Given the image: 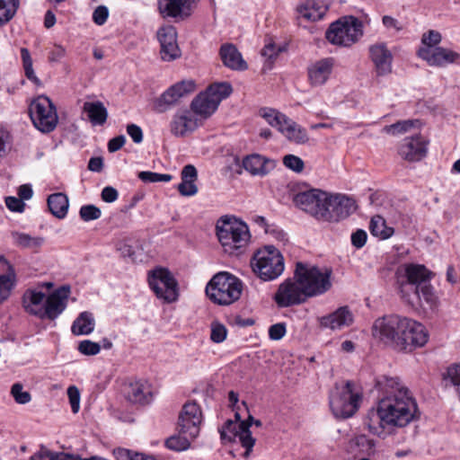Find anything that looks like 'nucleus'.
Masks as SVG:
<instances>
[{"instance_id": "e433bc0d", "label": "nucleus", "mask_w": 460, "mask_h": 460, "mask_svg": "<svg viewBox=\"0 0 460 460\" xmlns=\"http://www.w3.org/2000/svg\"><path fill=\"white\" fill-rule=\"evenodd\" d=\"M84 111L87 113L89 120L94 126L103 125L108 118V111L102 102H86L84 103Z\"/></svg>"}, {"instance_id": "20e7f679", "label": "nucleus", "mask_w": 460, "mask_h": 460, "mask_svg": "<svg viewBox=\"0 0 460 460\" xmlns=\"http://www.w3.org/2000/svg\"><path fill=\"white\" fill-rule=\"evenodd\" d=\"M362 393L352 381L336 385L330 394V407L336 418L348 419L359 409Z\"/></svg>"}, {"instance_id": "a18cd8bd", "label": "nucleus", "mask_w": 460, "mask_h": 460, "mask_svg": "<svg viewBox=\"0 0 460 460\" xmlns=\"http://www.w3.org/2000/svg\"><path fill=\"white\" fill-rule=\"evenodd\" d=\"M353 441L362 453L367 456H372L376 453V441L368 438L367 435H357L355 436Z\"/></svg>"}, {"instance_id": "3c124183", "label": "nucleus", "mask_w": 460, "mask_h": 460, "mask_svg": "<svg viewBox=\"0 0 460 460\" xmlns=\"http://www.w3.org/2000/svg\"><path fill=\"white\" fill-rule=\"evenodd\" d=\"M138 178L144 182H159L170 181L172 176L167 173H158L149 171H143L138 173Z\"/></svg>"}, {"instance_id": "423d86ee", "label": "nucleus", "mask_w": 460, "mask_h": 460, "mask_svg": "<svg viewBox=\"0 0 460 460\" xmlns=\"http://www.w3.org/2000/svg\"><path fill=\"white\" fill-rule=\"evenodd\" d=\"M251 266L262 280H273L284 271V258L277 248L268 245L254 253Z\"/></svg>"}, {"instance_id": "393cba45", "label": "nucleus", "mask_w": 460, "mask_h": 460, "mask_svg": "<svg viewBox=\"0 0 460 460\" xmlns=\"http://www.w3.org/2000/svg\"><path fill=\"white\" fill-rule=\"evenodd\" d=\"M200 121L192 111L180 110L176 111L170 122V132L177 137H183L195 131Z\"/></svg>"}, {"instance_id": "4468645a", "label": "nucleus", "mask_w": 460, "mask_h": 460, "mask_svg": "<svg viewBox=\"0 0 460 460\" xmlns=\"http://www.w3.org/2000/svg\"><path fill=\"white\" fill-rule=\"evenodd\" d=\"M148 283L158 298L168 303L177 299V282L168 270L159 268L153 270L149 274Z\"/></svg>"}, {"instance_id": "f03ea898", "label": "nucleus", "mask_w": 460, "mask_h": 460, "mask_svg": "<svg viewBox=\"0 0 460 460\" xmlns=\"http://www.w3.org/2000/svg\"><path fill=\"white\" fill-rule=\"evenodd\" d=\"M216 230L225 252L231 255L242 252L251 238L248 226L232 217H222L217 222Z\"/></svg>"}, {"instance_id": "f3484780", "label": "nucleus", "mask_w": 460, "mask_h": 460, "mask_svg": "<svg viewBox=\"0 0 460 460\" xmlns=\"http://www.w3.org/2000/svg\"><path fill=\"white\" fill-rule=\"evenodd\" d=\"M327 199L328 192L312 189L298 192L295 195L293 201L297 208L321 221Z\"/></svg>"}, {"instance_id": "cd10ccee", "label": "nucleus", "mask_w": 460, "mask_h": 460, "mask_svg": "<svg viewBox=\"0 0 460 460\" xmlns=\"http://www.w3.org/2000/svg\"><path fill=\"white\" fill-rule=\"evenodd\" d=\"M196 0H157V8L164 18H184L190 14Z\"/></svg>"}, {"instance_id": "6ab92c4d", "label": "nucleus", "mask_w": 460, "mask_h": 460, "mask_svg": "<svg viewBox=\"0 0 460 460\" xmlns=\"http://www.w3.org/2000/svg\"><path fill=\"white\" fill-rule=\"evenodd\" d=\"M368 58L376 76L383 77L393 71L394 55L385 42H376L368 47Z\"/></svg>"}, {"instance_id": "9d476101", "label": "nucleus", "mask_w": 460, "mask_h": 460, "mask_svg": "<svg viewBox=\"0 0 460 460\" xmlns=\"http://www.w3.org/2000/svg\"><path fill=\"white\" fill-rule=\"evenodd\" d=\"M362 35V22L353 16H345L332 22L326 31V39L332 44L343 47L353 45Z\"/></svg>"}, {"instance_id": "13d9d810", "label": "nucleus", "mask_w": 460, "mask_h": 460, "mask_svg": "<svg viewBox=\"0 0 460 460\" xmlns=\"http://www.w3.org/2000/svg\"><path fill=\"white\" fill-rule=\"evenodd\" d=\"M252 221L264 228L265 230V233L267 234H276V237L278 238H283L285 236V234L281 231V230H277L275 228V226H270L268 223H267V220L264 217H261V216H254L252 217Z\"/></svg>"}, {"instance_id": "a19ab883", "label": "nucleus", "mask_w": 460, "mask_h": 460, "mask_svg": "<svg viewBox=\"0 0 460 460\" xmlns=\"http://www.w3.org/2000/svg\"><path fill=\"white\" fill-rule=\"evenodd\" d=\"M369 229L374 236L382 240L388 239L394 234V228L385 224V220L380 216H375L370 221Z\"/></svg>"}, {"instance_id": "09e8293b", "label": "nucleus", "mask_w": 460, "mask_h": 460, "mask_svg": "<svg viewBox=\"0 0 460 460\" xmlns=\"http://www.w3.org/2000/svg\"><path fill=\"white\" fill-rule=\"evenodd\" d=\"M10 394L15 402L19 404H26L31 400V394L27 391H23V385L21 383L13 384L11 387Z\"/></svg>"}, {"instance_id": "f8f14e48", "label": "nucleus", "mask_w": 460, "mask_h": 460, "mask_svg": "<svg viewBox=\"0 0 460 460\" xmlns=\"http://www.w3.org/2000/svg\"><path fill=\"white\" fill-rule=\"evenodd\" d=\"M30 116L33 125L41 132H51L58 124L56 107L46 96H40L30 106Z\"/></svg>"}, {"instance_id": "8fccbe9b", "label": "nucleus", "mask_w": 460, "mask_h": 460, "mask_svg": "<svg viewBox=\"0 0 460 460\" xmlns=\"http://www.w3.org/2000/svg\"><path fill=\"white\" fill-rule=\"evenodd\" d=\"M417 124H419L418 119L402 120L385 127V129L387 133L397 135L407 132L411 128H413Z\"/></svg>"}, {"instance_id": "5fc2aeb1", "label": "nucleus", "mask_w": 460, "mask_h": 460, "mask_svg": "<svg viewBox=\"0 0 460 460\" xmlns=\"http://www.w3.org/2000/svg\"><path fill=\"white\" fill-rule=\"evenodd\" d=\"M283 164L287 168L292 170L295 172H301L305 167L304 161L295 155H285L283 157Z\"/></svg>"}, {"instance_id": "0e129e2a", "label": "nucleus", "mask_w": 460, "mask_h": 460, "mask_svg": "<svg viewBox=\"0 0 460 460\" xmlns=\"http://www.w3.org/2000/svg\"><path fill=\"white\" fill-rule=\"evenodd\" d=\"M5 205L8 209L13 212H22L25 208L24 202L20 198L13 196L5 198Z\"/></svg>"}, {"instance_id": "58836bf2", "label": "nucleus", "mask_w": 460, "mask_h": 460, "mask_svg": "<svg viewBox=\"0 0 460 460\" xmlns=\"http://www.w3.org/2000/svg\"><path fill=\"white\" fill-rule=\"evenodd\" d=\"M47 202L53 216L59 219L66 217L69 207L68 198L66 194L61 192L51 194Z\"/></svg>"}, {"instance_id": "338daca9", "label": "nucleus", "mask_w": 460, "mask_h": 460, "mask_svg": "<svg viewBox=\"0 0 460 460\" xmlns=\"http://www.w3.org/2000/svg\"><path fill=\"white\" fill-rule=\"evenodd\" d=\"M101 197L103 201L111 203L118 199L119 192L115 188L107 186L102 189Z\"/></svg>"}, {"instance_id": "c9c22d12", "label": "nucleus", "mask_w": 460, "mask_h": 460, "mask_svg": "<svg viewBox=\"0 0 460 460\" xmlns=\"http://www.w3.org/2000/svg\"><path fill=\"white\" fill-rule=\"evenodd\" d=\"M181 182L178 185L177 189L181 195L185 197H191L198 193V186L196 181L198 179V172L194 165H185L181 170Z\"/></svg>"}, {"instance_id": "39448f33", "label": "nucleus", "mask_w": 460, "mask_h": 460, "mask_svg": "<svg viewBox=\"0 0 460 460\" xmlns=\"http://www.w3.org/2000/svg\"><path fill=\"white\" fill-rule=\"evenodd\" d=\"M242 290L241 280L226 271L216 274L206 287L208 297L221 305H228L238 300Z\"/></svg>"}, {"instance_id": "49530a36", "label": "nucleus", "mask_w": 460, "mask_h": 460, "mask_svg": "<svg viewBox=\"0 0 460 460\" xmlns=\"http://www.w3.org/2000/svg\"><path fill=\"white\" fill-rule=\"evenodd\" d=\"M21 57H22V66H23L25 76L30 81L34 83L35 84H40V81L36 76L35 72L33 70L32 59H31V54H30V51L28 50V49H26V48L21 49Z\"/></svg>"}, {"instance_id": "5701e85b", "label": "nucleus", "mask_w": 460, "mask_h": 460, "mask_svg": "<svg viewBox=\"0 0 460 460\" xmlns=\"http://www.w3.org/2000/svg\"><path fill=\"white\" fill-rule=\"evenodd\" d=\"M418 56L431 66H447L450 64L460 63V54L443 47L420 48Z\"/></svg>"}, {"instance_id": "69168bd1", "label": "nucleus", "mask_w": 460, "mask_h": 460, "mask_svg": "<svg viewBox=\"0 0 460 460\" xmlns=\"http://www.w3.org/2000/svg\"><path fill=\"white\" fill-rule=\"evenodd\" d=\"M127 133L136 144H139L143 141V131L139 126L128 124L127 126Z\"/></svg>"}, {"instance_id": "f257e3e1", "label": "nucleus", "mask_w": 460, "mask_h": 460, "mask_svg": "<svg viewBox=\"0 0 460 460\" xmlns=\"http://www.w3.org/2000/svg\"><path fill=\"white\" fill-rule=\"evenodd\" d=\"M378 406L392 427H405L418 418V406L408 388L398 377L382 376L376 381Z\"/></svg>"}, {"instance_id": "774afa93", "label": "nucleus", "mask_w": 460, "mask_h": 460, "mask_svg": "<svg viewBox=\"0 0 460 460\" xmlns=\"http://www.w3.org/2000/svg\"><path fill=\"white\" fill-rule=\"evenodd\" d=\"M382 22L387 30H394V31H400L402 30V25L395 18L390 15H385L382 18Z\"/></svg>"}, {"instance_id": "4be33fe9", "label": "nucleus", "mask_w": 460, "mask_h": 460, "mask_svg": "<svg viewBox=\"0 0 460 460\" xmlns=\"http://www.w3.org/2000/svg\"><path fill=\"white\" fill-rule=\"evenodd\" d=\"M160 43V55L164 61H172L181 57V49L177 42V31L172 25H164L156 32Z\"/></svg>"}, {"instance_id": "6e6552de", "label": "nucleus", "mask_w": 460, "mask_h": 460, "mask_svg": "<svg viewBox=\"0 0 460 460\" xmlns=\"http://www.w3.org/2000/svg\"><path fill=\"white\" fill-rule=\"evenodd\" d=\"M235 418L237 420H227L218 429L220 438L223 443L235 442L238 440L244 450L236 454L233 450L231 451V454L234 456H240L244 459H249L252 454L256 439L252 436L250 423L246 421H240L239 413H235Z\"/></svg>"}, {"instance_id": "aec40b11", "label": "nucleus", "mask_w": 460, "mask_h": 460, "mask_svg": "<svg viewBox=\"0 0 460 460\" xmlns=\"http://www.w3.org/2000/svg\"><path fill=\"white\" fill-rule=\"evenodd\" d=\"M307 298L302 286L296 279H286L274 295V300L279 307H288L304 303Z\"/></svg>"}, {"instance_id": "37998d69", "label": "nucleus", "mask_w": 460, "mask_h": 460, "mask_svg": "<svg viewBox=\"0 0 460 460\" xmlns=\"http://www.w3.org/2000/svg\"><path fill=\"white\" fill-rule=\"evenodd\" d=\"M19 0H0V26L10 22L19 7Z\"/></svg>"}, {"instance_id": "1a4fd4ad", "label": "nucleus", "mask_w": 460, "mask_h": 460, "mask_svg": "<svg viewBox=\"0 0 460 460\" xmlns=\"http://www.w3.org/2000/svg\"><path fill=\"white\" fill-rule=\"evenodd\" d=\"M232 86L228 83L213 84L193 99L190 104L191 111L196 116L208 119L217 111L221 101L232 93Z\"/></svg>"}, {"instance_id": "680f3d73", "label": "nucleus", "mask_w": 460, "mask_h": 460, "mask_svg": "<svg viewBox=\"0 0 460 460\" xmlns=\"http://www.w3.org/2000/svg\"><path fill=\"white\" fill-rule=\"evenodd\" d=\"M286 332V324L278 323L269 328V337L272 341H279L285 336Z\"/></svg>"}, {"instance_id": "79ce46f5", "label": "nucleus", "mask_w": 460, "mask_h": 460, "mask_svg": "<svg viewBox=\"0 0 460 460\" xmlns=\"http://www.w3.org/2000/svg\"><path fill=\"white\" fill-rule=\"evenodd\" d=\"M12 238L13 243L22 248H37L44 242L42 237L31 236L28 234L20 232H13Z\"/></svg>"}, {"instance_id": "473e14b6", "label": "nucleus", "mask_w": 460, "mask_h": 460, "mask_svg": "<svg viewBox=\"0 0 460 460\" xmlns=\"http://www.w3.org/2000/svg\"><path fill=\"white\" fill-rule=\"evenodd\" d=\"M364 426L371 434L377 437H384L385 435V428L392 426V424L377 405L376 409H371L367 412L364 420Z\"/></svg>"}, {"instance_id": "bb28decb", "label": "nucleus", "mask_w": 460, "mask_h": 460, "mask_svg": "<svg viewBox=\"0 0 460 460\" xmlns=\"http://www.w3.org/2000/svg\"><path fill=\"white\" fill-rule=\"evenodd\" d=\"M334 67L332 58H324L310 64L307 67V77L310 85L318 87L325 84Z\"/></svg>"}, {"instance_id": "4c0bfd02", "label": "nucleus", "mask_w": 460, "mask_h": 460, "mask_svg": "<svg viewBox=\"0 0 460 460\" xmlns=\"http://www.w3.org/2000/svg\"><path fill=\"white\" fill-rule=\"evenodd\" d=\"M328 10V6L323 3L315 1H307L305 4L298 7L297 12L300 17L307 21H317L322 19Z\"/></svg>"}, {"instance_id": "f704fd0d", "label": "nucleus", "mask_w": 460, "mask_h": 460, "mask_svg": "<svg viewBox=\"0 0 460 460\" xmlns=\"http://www.w3.org/2000/svg\"><path fill=\"white\" fill-rule=\"evenodd\" d=\"M223 64L233 70H245L246 62L234 44H223L219 51Z\"/></svg>"}, {"instance_id": "603ef678", "label": "nucleus", "mask_w": 460, "mask_h": 460, "mask_svg": "<svg viewBox=\"0 0 460 460\" xmlns=\"http://www.w3.org/2000/svg\"><path fill=\"white\" fill-rule=\"evenodd\" d=\"M79 215L82 220L88 222L100 218L102 211L94 205H84L80 208Z\"/></svg>"}, {"instance_id": "ea45409f", "label": "nucleus", "mask_w": 460, "mask_h": 460, "mask_svg": "<svg viewBox=\"0 0 460 460\" xmlns=\"http://www.w3.org/2000/svg\"><path fill=\"white\" fill-rule=\"evenodd\" d=\"M94 325L95 322L93 314L85 311L81 313L74 321L71 332L76 336L88 335L93 331Z\"/></svg>"}, {"instance_id": "a878e982", "label": "nucleus", "mask_w": 460, "mask_h": 460, "mask_svg": "<svg viewBox=\"0 0 460 460\" xmlns=\"http://www.w3.org/2000/svg\"><path fill=\"white\" fill-rule=\"evenodd\" d=\"M69 293V287H62L48 296L41 320L57 319L66 307Z\"/></svg>"}, {"instance_id": "bf43d9fd", "label": "nucleus", "mask_w": 460, "mask_h": 460, "mask_svg": "<svg viewBox=\"0 0 460 460\" xmlns=\"http://www.w3.org/2000/svg\"><path fill=\"white\" fill-rule=\"evenodd\" d=\"M67 395L72 411L74 413L78 412L80 408V393L78 388L75 385L69 386L67 389Z\"/></svg>"}, {"instance_id": "2f4dec72", "label": "nucleus", "mask_w": 460, "mask_h": 460, "mask_svg": "<svg viewBox=\"0 0 460 460\" xmlns=\"http://www.w3.org/2000/svg\"><path fill=\"white\" fill-rule=\"evenodd\" d=\"M353 323V314L347 306H342L335 312L323 316L320 320L321 326L331 330H341Z\"/></svg>"}, {"instance_id": "0eeeda50", "label": "nucleus", "mask_w": 460, "mask_h": 460, "mask_svg": "<svg viewBox=\"0 0 460 460\" xmlns=\"http://www.w3.org/2000/svg\"><path fill=\"white\" fill-rule=\"evenodd\" d=\"M398 283L402 297L414 305L415 300L420 298V287L432 278V272L424 265L406 264L403 273L398 272Z\"/></svg>"}, {"instance_id": "e2e57ef3", "label": "nucleus", "mask_w": 460, "mask_h": 460, "mask_svg": "<svg viewBox=\"0 0 460 460\" xmlns=\"http://www.w3.org/2000/svg\"><path fill=\"white\" fill-rule=\"evenodd\" d=\"M367 239V232L362 229H358L351 234V243L357 249L362 248L366 244Z\"/></svg>"}, {"instance_id": "c03bdc74", "label": "nucleus", "mask_w": 460, "mask_h": 460, "mask_svg": "<svg viewBox=\"0 0 460 460\" xmlns=\"http://www.w3.org/2000/svg\"><path fill=\"white\" fill-rule=\"evenodd\" d=\"M430 280H427L420 287V298L415 300V305L424 300L429 307H433L438 304V296L434 291L433 287L429 283Z\"/></svg>"}, {"instance_id": "052dcab7", "label": "nucleus", "mask_w": 460, "mask_h": 460, "mask_svg": "<svg viewBox=\"0 0 460 460\" xmlns=\"http://www.w3.org/2000/svg\"><path fill=\"white\" fill-rule=\"evenodd\" d=\"M109 17V10L105 5L97 6L93 13V21L97 25H103Z\"/></svg>"}, {"instance_id": "2eb2a0df", "label": "nucleus", "mask_w": 460, "mask_h": 460, "mask_svg": "<svg viewBox=\"0 0 460 460\" xmlns=\"http://www.w3.org/2000/svg\"><path fill=\"white\" fill-rule=\"evenodd\" d=\"M196 90L194 80H182L170 86L154 102V109L159 113L165 112L178 102Z\"/></svg>"}, {"instance_id": "ddd939ff", "label": "nucleus", "mask_w": 460, "mask_h": 460, "mask_svg": "<svg viewBox=\"0 0 460 460\" xmlns=\"http://www.w3.org/2000/svg\"><path fill=\"white\" fill-rule=\"evenodd\" d=\"M405 319L406 317L398 314L378 318L373 325V335L385 343L394 345L399 349Z\"/></svg>"}, {"instance_id": "c85d7f7f", "label": "nucleus", "mask_w": 460, "mask_h": 460, "mask_svg": "<svg viewBox=\"0 0 460 460\" xmlns=\"http://www.w3.org/2000/svg\"><path fill=\"white\" fill-rule=\"evenodd\" d=\"M16 284V276L13 266L0 255V304L11 295Z\"/></svg>"}, {"instance_id": "7ed1b4c3", "label": "nucleus", "mask_w": 460, "mask_h": 460, "mask_svg": "<svg viewBox=\"0 0 460 460\" xmlns=\"http://www.w3.org/2000/svg\"><path fill=\"white\" fill-rule=\"evenodd\" d=\"M332 270L296 262L294 279L303 287L307 297L324 294L332 288Z\"/></svg>"}, {"instance_id": "a211bd4d", "label": "nucleus", "mask_w": 460, "mask_h": 460, "mask_svg": "<svg viewBox=\"0 0 460 460\" xmlns=\"http://www.w3.org/2000/svg\"><path fill=\"white\" fill-rule=\"evenodd\" d=\"M202 420L200 407L195 402H186L179 415V433L196 438L199 433V425Z\"/></svg>"}, {"instance_id": "864d4df0", "label": "nucleus", "mask_w": 460, "mask_h": 460, "mask_svg": "<svg viewBox=\"0 0 460 460\" xmlns=\"http://www.w3.org/2000/svg\"><path fill=\"white\" fill-rule=\"evenodd\" d=\"M442 36L438 31L430 30L424 33L421 38V42L424 45L422 48H436L441 42Z\"/></svg>"}, {"instance_id": "72a5a7b5", "label": "nucleus", "mask_w": 460, "mask_h": 460, "mask_svg": "<svg viewBox=\"0 0 460 460\" xmlns=\"http://www.w3.org/2000/svg\"><path fill=\"white\" fill-rule=\"evenodd\" d=\"M243 167L252 175L264 176L273 169L274 162L261 155L252 154L243 158Z\"/></svg>"}, {"instance_id": "b1692460", "label": "nucleus", "mask_w": 460, "mask_h": 460, "mask_svg": "<svg viewBox=\"0 0 460 460\" xmlns=\"http://www.w3.org/2000/svg\"><path fill=\"white\" fill-rule=\"evenodd\" d=\"M428 152V141L421 135L405 137L398 147V155L407 162H419Z\"/></svg>"}, {"instance_id": "6e6d98bb", "label": "nucleus", "mask_w": 460, "mask_h": 460, "mask_svg": "<svg viewBox=\"0 0 460 460\" xmlns=\"http://www.w3.org/2000/svg\"><path fill=\"white\" fill-rule=\"evenodd\" d=\"M78 350L86 356H94L101 351V345L90 340H84L78 344Z\"/></svg>"}, {"instance_id": "de8ad7c7", "label": "nucleus", "mask_w": 460, "mask_h": 460, "mask_svg": "<svg viewBox=\"0 0 460 460\" xmlns=\"http://www.w3.org/2000/svg\"><path fill=\"white\" fill-rule=\"evenodd\" d=\"M190 438L189 436H184L180 433L179 436H172L169 438L165 445L169 449L175 451H181L188 449L190 446Z\"/></svg>"}, {"instance_id": "4d7b16f0", "label": "nucleus", "mask_w": 460, "mask_h": 460, "mask_svg": "<svg viewBox=\"0 0 460 460\" xmlns=\"http://www.w3.org/2000/svg\"><path fill=\"white\" fill-rule=\"evenodd\" d=\"M227 330L226 326L217 322H213L211 323V340L216 343H220L224 341L226 338Z\"/></svg>"}, {"instance_id": "7c9ffc66", "label": "nucleus", "mask_w": 460, "mask_h": 460, "mask_svg": "<svg viewBox=\"0 0 460 460\" xmlns=\"http://www.w3.org/2000/svg\"><path fill=\"white\" fill-rule=\"evenodd\" d=\"M47 296L44 292L36 289H28L22 296L24 310L41 319L46 305Z\"/></svg>"}, {"instance_id": "9b49d317", "label": "nucleus", "mask_w": 460, "mask_h": 460, "mask_svg": "<svg viewBox=\"0 0 460 460\" xmlns=\"http://www.w3.org/2000/svg\"><path fill=\"white\" fill-rule=\"evenodd\" d=\"M260 115L273 128L281 132L289 141L305 144L309 137L306 130L284 113L271 108H262Z\"/></svg>"}, {"instance_id": "c756f323", "label": "nucleus", "mask_w": 460, "mask_h": 460, "mask_svg": "<svg viewBox=\"0 0 460 460\" xmlns=\"http://www.w3.org/2000/svg\"><path fill=\"white\" fill-rule=\"evenodd\" d=\"M127 399L132 403L147 404L153 399L150 384L144 380L130 383L125 390Z\"/></svg>"}, {"instance_id": "dca6fc26", "label": "nucleus", "mask_w": 460, "mask_h": 460, "mask_svg": "<svg viewBox=\"0 0 460 460\" xmlns=\"http://www.w3.org/2000/svg\"><path fill=\"white\" fill-rule=\"evenodd\" d=\"M321 221L339 222L356 210L355 201L342 194L328 193Z\"/></svg>"}, {"instance_id": "412c9836", "label": "nucleus", "mask_w": 460, "mask_h": 460, "mask_svg": "<svg viewBox=\"0 0 460 460\" xmlns=\"http://www.w3.org/2000/svg\"><path fill=\"white\" fill-rule=\"evenodd\" d=\"M403 332L400 341V349H410L424 346L429 340V334L425 327L410 318L405 319Z\"/></svg>"}]
</instances>
